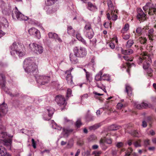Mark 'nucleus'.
Segmentation results:
<instances>
[{
    "mask_svg": "<svg viewBox=\"0 0 156 156\" xmlns=\"http://www.w3.org/2000/svg\"><path fill=\"white\" fill-rule=\"evenodd\" d=\"M34 58L31 57L26 59L23 62V67L25 71L32 76L36 79L37 82L40 85H44L50 80L49 76H35L37 71V65L34 63Z\"/></svg>",
    "mask_w": 156,
    "mask_h": 156,
    "instance_id": "1",
    "label": "nucleus"
},
{
    "mask_svg": "<svg viewBox=\"0 0 156 156\" xmlns=\"http://www.w3.org/2000/svg\"><path fill=\"white\" fill-rule=\"evenodd\" d=\"M137 62L139 65L143 63V68L144 70L145 75L147 76L148 78L153 76V70L149 68L151 62V58L147 53L144 51L142 52L140 56L138 57Z\"/></svg>",
    "mask_w": 156,
    "mask_h": 156,
    "instance_id": "2",
    "label": "nucleus"
},
{
    "mask_svg": "<svg viewBox=\"0 0 156 156\" xmlns=\"http://www.w3.org/2000/svg\"><path fill=\"white\" fill-rule=\"evenodd\" d=\"M4 126L1 125L0 126V140L2 141V144L5 146L7 149L10 150H11L12 140L10 138H8L6 133L3 131Z\"/></svg>",
    "mask_w": 156,
    "mask_h": 156,
    "instance_id": "3",
    "label": "nucleus"
},
{
    "mask_svg": "<svg viewBox=\"0 0 156 156\" xmlns=\"http://www.w3.org/2000/svg\"><path fill=\"white\" fill-rule=\"evenodd\" d=\"M10 52L11 55L14 56L15 54L20 58L25 55V52L23 49L22 46L19 44L14 42L10 47Z\"/></svg>",
    "mask_w": 156,
    "mask_h": 156,
    "instance_id": "4",
    "label": "nucleus"
},
{
    "mask_svg": "<svg viewBox=\"0 0 156 156\" xmlns=\"http://www.w3.org/2000/svg\"><path fill=\"white\" fill-rule=\"evenodd\" d=\"M107 2L108 8V12L107 14V18L109 20L112 19V20L115 21L118 18L116 8L113 6L110 0H107Z\"/></svg>",
    "mask_w": 156,
    "mask_h": 156,
    "instance_id": "5",
    "label": "nucleus"
},
{
    "mask_svg": "<svg viewBox=\"0 0 156 156\" xmlns=\"http://www.w3.org/2000/svg\"><path fill=\"white\" fill-rule=\"evenodd\" d=\"M12 15L13 19L15 20L26 21L29 19L28 17L25 16L20 12L16 7L13 9Z\"/></svg>",
    "mask_w": 156,
    "mask_h": 156,
    "instance_id": "6",
    "label": "nucleus"
},
{
    "mask_svg": "<svg viewBox=\"0 0 156 156\" xmlns=\"http://www.w3.org/2000/svg\"><path fill=\"white\" fill-rule=\"evenodd\" d=\"M27 45H29V49L32 51L37 54H41L43 52V47L40 45L35 43L30 44V41L29 40L27 41Z\"/></svg>",
    "mask_w": 156,
    "mask_h": 156,
    "instance_id": "7",
    "label": "nucleus"
},
{
    "mask_svg": "<svg viewBox=\"0 0 156 156\" xmlns=\"http://www.w3.org/2000/svg\"><path fill=\"white\" fill-rule=\"evenodd\" d=\"M143 9L145 13L148 12L150 15H153L156 13V4H154L151 2H147L143 7Z\"/></svg>",
    "mask_w": 156,
    "mask_h": 156,
    "instance_id": "8",
    "label": "nucleus"
},
{
    "mask_svg": "<svg viewBox=\"0 0 156 156\" xmlns=\"http://www.w3.org/2000/svg\"><path fill=\"white\" fill-rule=\"evenodd\" d=\"M83 31L84 36L89 39H91L94 34V31L91 27V23L90 22L86 23Z\"/></svg>",
    "mask_w": 156,
    "mask_h": 156,
    "instance_id": "9",
    "label": "nucleus"
},
{
    "mask_svg": "<svg viewBox=\"0 0 156 156\" xmlns=\"http://www.w3.org/2000/svg\"><path fill=\"white\" fill-rule=\"evenodd\" d=\"M74 55L78 57L83 58L87 54L86 49L82 47H75L73 48Z\"/></svg>",
    "mask_w": 156,
    "mask_h": 156,
    "instance_id": "10",
    "label": "nucleus"
},
{
    "mask_svg": "<svg viewBox=\"0 0 156 156\" xmlns=\"http://www.w3.org/2000/svg\"><path fill=\"white\" fill-rule=\"evenodd\" d=\"M6 83L5 77L4 75L2 74H0V86L4 90L5 92L7 93L11 97L14 96L16 95H14L12 94L9 91H8L7 89L5 87V84Z\"/></svg>",
    "mask_w": 156,
    "mask_h": 156,
    "instance_id": "11",
    "label": "nucleus"
},
{
    "mask_svg": "<svg viewBox=\"0 0 156 156\" xmlns=\"http://www.w3.org/2000/svg\"><path fill=\"white\" fill-rule=\"evenodd\" d=\"M28 33L30 35L39 39L41 36L40 31L34 27H32L28 30Z\"/></svg>",
    "mask_w": 156,
    "mask_h": 156,
    "instance_id": "12",
    "label": "nucleus"
},
{
    "mask_svg": "<svg viewBox=\"0 0 156 156\" xmlns=\"http://www.w3.org/2000/svg\"><path fill=\"white\" fill-rule=\"evenodd\" d=\"M56 101L59 106H65L66 103L64 97L61 95H58L55 97Z\"/></svg>",
    "mask_w": 156,
    "mask_h": 156,
    "instance_id": "13",
    "label": "nucleus"
},
{
    "mask_svg": "<svg viewBox=\"0 0 156 156\" xmlns=\"http://www.w3.org/2000/svg\"><path fill=\"white\" fill-rule=\"evenodd\" d=\"M54 109L53 108H49L47 109V112L48 113V115L44 114L43 115V117L44 120H49L51 119L54 113Z\"/></svg>",
    "mask_w": 156,
    "mask_h": 156,
    "instance_id": "14",
    "label": "nucleus"
},
{
    "mask_svg": "<svg viewBox=\"0 0 156 156\" xmlns=\"http://www.w3.org/2000/svg\"><path fill=\"white\" fill-rule=\"evenodd\" d=\"M137 18L140 21H143L146 19V14L140 8L137 9Z\"/></svg>",
    "mask_w": 156,
    "mask_h": 156,
    "instance_id": "15",
    "label": "nucleus"
},
{
    "mask_svg": "<svg viewBox=\"0 0 156 156\" xmlns=\"http://www.w3.org/2000/svg\"><path fill=\"white\" fill-rule=\"evenodd\" d=\"M8 23L7 20L2 17L0 21V29H6L8 27Z\"/></svg>",
    "mask_w": 156,
    "mask_h": 156,
    "instance_id": "16",
    "label": "nucleus"
},
{
    "mask_svg": "<svg viewBox=\"0 0 156 156\" xmlns=\"http://www.w3.org/2000/svg\"><path fill=\"white\" fill-rule=\"evenodd\" d=\"M134 106L136 107H150L151 106V104L147 102H143L141 104H138V102L136 101L133 102Z\"/></svg>",
    "mask_w": 156,
    "mask_h": 156,
    "instance_id": "17",
    "label": "nucleus"
},
{
    "mask_svg": "<svg viewBox=\"0 0 156 156\" xmlns=\"http://www.w3.org/2000/svg\"><path fill=\"white\" fill-rule=\"evenodd\" d=\"M73 69V68H71L69 70L66 72V73H68L66 78V80L68 83L70 84H71L73 83L72 76L71 75L70 72Z\"/></svg>",
    "mask_w": 156,
    "mask_h": 156,
    "instance_id": "18",
    "label": "nucleus"
},
{
    "mask_svg": "<svg viewBox=\"0 0 156 156\" xmlns=\"http://www.w3.org/2000/svg\"><path fill=\"white\" fill-rule=\"evenodd\" d=\"M154 32V30L152 29H150L148 31V36L149 40H151V42L156 41V37L153 34Z\"/></svg>",
    "mask_w": 156,
    "mask_h": 156,
    "instance_id": "19",
    "label": "nucleus"
},
{
    "mask_svg": "<svg viewBox=\"0 0 156 156\" xmlns=\"http://www.w3.org/2000/svg\"><path fill=\"white\" fill-rule=\"evenodd\" d=\"M73 130L72 129H63V131L62 133V135L64 137H68L69 134L73 131Z\"/></svg>",
    "mask_w": 156,
    "mask_h": 156,
    "instance_id": "20",
    "label": "nucleus"
},
{
    "mask_svg": "<svg viewBox=\"0 0 156 156\" xmlns=\"http://www.w3.org/2000/svg\"><path fill=\"white\" fill-rule=\"evenodd\" d=\"M135 38L137 42H140L141 44H144L147 41V39L146 37H141L138 38H137V35L136 34H135Z\"/></svg>",
    "mask_w": 156,
    "mask_h": 156,
    "instance_id": "21",
    "label": "nucleus"
},
{
    "mask_svg": "<svg viewBox=\"0 0 156 156\" xmlns=\"http://www.w3.org/2000/svg\"><path fill=\"white\" fill-rule=\"evenodd\" d=\"M125 90L129 96H130L132 95V92L133 90L132 87L129 84H126L125 85Z\"/></svg>",
    "mask_w": 156,
    "mask_h": 156,
    "instance_id": "22",
    "label": "nucleus"
},
{
    "mask_svg": "<svg viewBox=\"0 0 156 156\" xmlns=\"http://www.w3.org/2000/svg\"><path fill=\"white\" fill-rule=\"evenodd\" d=\"M76 38L79 41H81L84 45H87V43L86 41L81 36L80 34L77 33L76 34Z\"/></svg>",
    "mask_w": 156,
    "mask_h": 156,
    "instance_id": "23",
    "label": "nucleus"
},
{
    "mask_svg": "<svg viewBox=\"0 0 156 156\" xmlns=\"http://www.w3.org/2000/svg\"><path fill=\"white\" fill-rule=\"evenodd\" d=\"M7 150L2 146H0V156H5L7 154Z\"/></svg>",
    "mask_w": 156,
    "mask_h": 156,
    "instance_id": "24",
    "label": "nucleus"
},
{
    "mask_svg": "<svg viewBox=\"0 0 156 156\" xmlns=\"http://www.w3.org/2000/svg\"><path fill=\"white\" fill-rule=\"evenodd\" d=\"M93 94H94V98L96 99H98L100 101H102L103 100V98L100 97V96L103 95L104 94H100L98 93L96 91H94Z\"/></svg>",
    "mask_w": 156,
    "mask_h": 156,
    "instance_id": "25",
    "label": "nucleus"
},
{
    "mask_svg": "<svg viewBox=\"0 0 156 156\" xmlns=\"http://www.w3.org/2000/svg\"><path fill=\"white\" fill-rule=\"evenodd\" d=\"M77 57L75 56L74 55H70V59L72 63L75 64L78 62V61Z\"/></svg>",
    "mask_w": 156,
    "mask_h": 156,
    "instance_id": "26",
    "label": "nucleus"
},
{
    "mask_svg": "<svg viewBox=\"0 0 156 156\" xmlns=\"http://www.w3.org/2000/svg\"><path fill=\"white\" fill-rule=\"evenodd\" d=\"M67 33L70 35L74 36L75 35V31L71 26H68L67 27Z\"/></svg>",
    "mask_w": 156,
    "mask_h": 156,
    "instance_id": "27",
    "label": "nucleus"
},
{
    "mask_svg": "<svg viewBox=\"0 0 156 156\" xmlns=\"http://www.w3.org/2000/svg\"><path fill=\"white\" fill-rule=\"evenodd\" d=\"M105 143L103 139H101L100 140V146L102 149L104 150H105L108 148V146L105 145Z\"/></svg>",
    "mask_w": 156,
    "mask_h": 156,
    "instance_id": "28",
    "label": "nucleus"
},
{
    "mask_svg": "<svg viewBox=\"0 0 156 156\" xmlns=\"http://www.w3.org/2000/svg\"><path fill=\"white\" fill-rule=\"evenodd\" d=\"M122 53L125 55H129L133 53V51L131 49H129L127 50H123L121 48Z\"/></svg>",
    "mask_w": 156,
    "mask_h": 156,
    "instance_id": "29",
    "label": "nucleus"
},
{
    "mask_svg": "<svg viewBox=\"0 0 156 156\" xmlns=\"http://www.w3.org/2000/svg\"><path fill=\"white\" fill-rule=\"evenodd\" d=\"M102 125V123H100L90 126L89 127V129L90 130H94L100 127Z\"/></svg>",
    "mask_w": 156,
    "mask_h": 156,
    "instance_id": "30",
    "label": "nucleus"
},
{
    "mask_svg": "<svg viewBox=\"0 0 156 156\" xmlns=\"http://www.w3.org/2000/svg\"><path fill=\"white\" fill-rule=\"evenodd\" d=\"M87 8L89 10L91 11H94L96 9L95 6L90 2H88V3Z\"/></svg>",
    "mask_w": 156,
    "mask_h": 156,
    "instance_id": "31",
    "label": "nucleus"
},
{
    "mask_svg": "<svg viewBox=\"0 0 156 156\" xmlns=\"http://www.w3.org/2000/svg\"><path fill=\"white\" fill-rule=\"evenodd\" d=\"M102 80L110 81L111 80L110 76L108 74H104L102 76Z\"/></svg>",
    "mask_w": 156,
    "mask_h": 156,
    "instance_id": "32",
    "label": "nucleus"
},
{
    "mask_svg": "<svg viewBox=\"0 0 156 156\" xmlns=\"http://www.w3.org/2000/svg\"><path fill=\"white\" fill-rule=\"evenodd\" d=\"M134 43L133 40L132 39L129 40L126 42V46L127 48H130Z\"/></svg>",
    "mask_w": 156,
    "mask_h": 156,
    "instance_id": "33",
    "label": "nucleus"
},
{
    "mask_svg": "<svg viewBox=\"0 0 156 156\" xmlns=\"http://www.w3.org/2000/svg\"><path fill=\"white\" fill-rule=\"evenodd\" d=\"M129 25L128 23L125 24L124 27L122 28L121 30L122 33L124 34L126 32L129 30Z\"/></svg>",
    "mask_w": 156,
    "mask_h": 156,
    "instance_id": "34",
    "label": "nucleus"
},
{
    "mask_svg": "<svg viewBox=\"0 0 156 156\" xmlns=\"http://www.w3.org/2000/svg\"><path fill=\"white\" fill-rule=\"evenodd\" d=\"M58 0H46L45 4L47 5H51L54 4Z\"/></svg>",
    "mask_w": 156,
    "mask_h": 156,
    "instance_id": "35",
    "label": "nucleus"
},
{
    "mask_svg": "<svg viewBox=\"0 0 156 156\" xmlns=\"http://www.w3.org/2000/svg\"><path fill=\"white\" fill-rule=\"evenodd\" d=\"M44 9L46 10L47 13L48 14H50L53 13L54 11L52 10V9L48 6L45 7Z\"/></svg>",
    "mask_w": 156,
    "mask_h": 156,
    "instance_id": "36",
    "label": "nucleus"
},
{
    "mask_svg": "<svg viewBox=\"0 0 156 156\" xmlns=\"http://www.w3.org/2000/svg\"><path fill=\"white\" fill-rule=\"evenodd\" d=\"M101 75V72H100L99 73L95 76V80L98 81L101 80H102Z\"/></svg>",
    "mask_w": 156,
    "mask_h": 156,
    "instance_id": "37",
    "label": "nucleus"
},
{
    "mask_svg": "<svg viewBox=\"0 0 156 156\" xmlns=\"http://www.w3.org/2000/svg\"><path fill=\"white\" fill-rule=\"evenodd\" d=\"M57 35L58 34L56 33L52 32H49L48 34L49 37L52 39H55L57 37Z\"/></svg>",
    "mask_w": 156,
    "mask_h": 156,
    "instance_id": "38",
    "label": "nucleus"
},
{
    "mask_svg": "<svg viewBox=\"0 0 156 156\" xmlns=\"http://www.w3.org/2000/svg\"><path fill=\"white\" fill-rule=\"evenodd\" d=\"M72 90L70 89H68L67 90L66 95V99L67 100L69 98L72 96Z\"/></svg>",
    "mask_w": 156,
    "mask_h": 156,
    "instance_id": "39",
    "label": "nucleus"
},
{
    "mask_svg": "<svg viewBox=\"0 0 156 156\" xmlns=\"http://www.w3.org/2000/svg\"><path fill=\"white\" fill-rule=\"evenodd\" d=\"M132 134L134 136L136 137H140L141 135L140 132L136 130L134 131Z\"/></svg>",
    "mask_w": 156,
    "mask_h": 156,
    "instance_id": "40",
    "label": "nucleus"
},
{
    "mask_svg": "<svg viewBox=\"0 0 156 156\" xmlns=\"http://www.w3.org/2000/svg\"><path fill=\"white\" fill-rule=\"evenodd\" d=\"M75 125L76 126L77 128L80 127L82 125V123L80 119H77V121L75 123Z\"/></svg>",
    "mask_w": 156,
    "mask_h": 156,
    "instance_id": "41",
    "label": "nucleus"
},
{
    "mask_svg": "<svg viewBox=\"0 0 156 156\" xmlns=\"http://www.w3.org/2000/svg\"><path fill=\"white\" fill-rule=\"evenodd\" d=\"M133 151V149L131 147H129L126 151L125 154V156H131V154Z\"/></svg>",
    "mask_w": 156,
    "mask_h": 156,
    "instance_id": "42",
    "label": "nucleus"
},
{
    "mask_svg": "<svg viewBox=\"0 0 156 156\" xmlns=\"http://www.w3.org/2000/svg\"><path fill=\"white\" fill-rule=\"evenodd\" d=\"M133 144L134 146L136 147H140L141 146L140 145V140H138L136 141Z\"/></svg>",
    "mask_w": 156,
    "mask_h": 156,
    "instance_id": "43",
    "label": "nucleus"
},
{
    "mask_svg": "<svg viewBox=\"0 0 156 156\" xmlns=\"http://www.w3.org/2000/svg\"><path fill=\"white\" fill-rule=\"evenodd\" d=\"M97 87L101 89L104 88L105 86L103 84L101 81H98L96 83Z\"/></svg>",
    "mask_w": 156,
    "mask_h": 156,
    "instance_id": "44",
    "label": "nucleus"
},
{
    "mask_svg": "<svg viewBox=\"0 0 156 156\" xmlns=\"http://www.w3.org/2000/svg\"><path fill=\"white\" fill-rule=\"evenodd\" d=\"M119 128L118 126L114 124L110 126V129L112 130H117Z\"/></svg>",
    "mask_w": 156,
    "mask_h": 156,
    "instance_id": "45",
    "label": "nucleus"
},
{
    "mask_svg": "<svg viewBox=\"0 0 156 156\" xmlns=\"http://www.w3.org/2000/svg\"><path fill=\"white\" fill-rule=\"evenodd\" d=\"M94 119V117L91 115H88L86 117V119L87 121L93 120Z\"/></svg>",
    "mask_w": 156,
    "mask_h": 156,
    "instance_id": "46",
    "label": "nucleus"
},
{
    "mask_svg": "<svg viewBox=\"0 0 156 156\" xmlns=\"http://www.w3.org/2000/svg\"><path fill=\"white\" fill-rule=\"evenodd\" d=\"M73 141H69L67 144L66 146L67 148L69 149L73 147Z\"/></svg>",
    "mask_w": 156,
    "mask_h": 156,
    "instance_id": "47",
    "label": "nucleus"
},
{
    "mask_svg": "<svg viewBox=\"0 0 156 156\" xmlns=\"http://www.w3.org/2000/svg\"><path fill=\"white\" fill-rule=\"evenodd\" d=\"M103 139L105 143L107 144H111L112 143V140L111 139H106L105 138H104L103 139Z\"/></svg>",
    "mask_w": 156,
    "mask_h": 156,
    "instance_id": "48",
    "label": "nucleus"
},
{
    "mask_svg": "<svg viewBox=\"0 0 156 156\" xmlns=\"http://www.w3.org/2000/svg\"><path fill=\"white\" fill-rule=\"evenodd\" d=\"M122 37L123 39L126 40L128 39L129 38L130 35L123 34L122 35Z\"/></svg>",
    "mask_w": 156,
    "mask_h": 156,
    "instance_id": "49",
    "label": "nucleus"
},
{
    "mask_svg": "<svg viewBox=\"0 0 156 156\" xmlns=\"http://www.w3.org/2000/svg\"><path fill=\"white\" fill-rule=\"evenodd\" d=\"M101 153V151H94L92 153V154H94L95 156H98Z\"/></svg>",
    "mask_w": 156,
    "mask_h": 156,
    "instance_id": "50",
    "label": "nucleus"
},
{
    "mask_svg": "<svg viewBox=\"0 0 156 156\" xmlns=\"http://www.w3.org/2000/svg\"><path fill=\"white\" fill-rule=\"evenodd\" d=\"M107 108H101L99 109V110H98L96 112V113L97 115H98L101 114V112L102 111V110H105V109H106Z\"/></svg>",
    "mask_w": 156,
    "mask_h": 156,
    "instance_id": "51",
    "label": "nucleus"
},
{
    "mask_svg": "<svg viewBox=\"0 0 156 156\" xmlns=\"http://www.w3.org/2000/svg\"><path fill=\"white\" fill-rule=\"evenodd\" d=\"M123 58L126 60L127 61H132L133 60L132 58H130L129 56H123Z\"/></svg>",
    "mask_w": 156,
    "mask_h": 156,
    "instance_id": "52",
    "label": "nucleus"
},
{
    "mask_svg": "<svg viewBox=\"0 0 156 156\" xmlns=\"http://www.w3.org/2000/svg\"><path fill=\"white\" fill-rule=\"evenodd\" d=\"M123 145V144L122 142H119L116 144V147L119 148L122 147Z\"/></svg>",
    "mask_w": 156,
    "mask_h": 156,
    "instance_id": "53",
    "label": "nucleus"
},
{
    "mask_svg": "<svg viewBox=\"0 0 156 156\" xmlns=\"http://www.w3.org/2000/svg\"><path fill=\"white\" fill-rule=\"evenodd\" d=\"M136 33L138 34H140L142 33V29L141 27H138L136 30Z\"/></svg>",
    "mask_w": 156,
    "mask_h": 156,
    "instance_id": "54",
    "label": "nucleus"
},
{
    "mask_svg": "<svg viewBox=\"0 0 156 156\" xmlns=\"http://www.w3.org/2000/svg\"><path fill=\"white\" fill-rule=\"evenodd\" d=\"M32 142V146L34 148H36V143L35 142L34 140L32 138L31 140Z\"/></svg>",
    "mask_w": 156,
    "mask_h": 156,
    "instance_id": "55",
    "label": "nucleus"
},
{
    "mask_svg": "<svg viewBox=\"0 0 156 156\" xmlns=\"http://www.w3.org/2000/svg\"><path fill=\"white\" fill-rule=\"evenodd\" d=\"M86 78L87 80H89V81H90V74L88 72H86Z\"/></svg>",
    "mask_w": 156,
    "mask_h": 156,
    "instance_id": "56",
    "label": "nucleus"
},
{
    "mask_svg": "<svg viewBox=\"0 0 156 156\" xmlns=\"http://www.w3.org/2000/svg\"><path fill=\"white\" fill-rule=\"evenodd\" d=\"M109 46L112 49L114 48L115 46L114 44L112 42H110L109 43Z\"/></svg>",
    "mask_w": 156,
    "mask_h": 156,
    "instance_id": "57",
    "label": "nucleus"
},
{
    "mask_svg": "<svg viewBox=\"0 0 156 156\" xmlns=\"http://www.w3.org/2000/svg\"><path fill=\"white\" fill-rule=\"evenodd\" d=\"M126 65L128 68L131 67L132 66H135V64L134 63L131 64L129 63H126Z\"/></svg>",
    "mask_w": 156,
    "mask_h": 156,
    "instance_id": "58",
    "label": "nucleus"
},
{
    "mask_svg": "<svg viewBox=\"0 0 156 156\" xmlns=\"http://www.w3.org/2000/svg\"><path fill=\"white\" fill-rule=\"evenodd\" d=\"M150 143V140H146L144 141V144L146 146L149 145Z\"/></svg>",
    "mask_w": 156,
    "mask_h": 156,
    "instance_id": "59",
    "label": "nucleus"
},
{
    "mask_svg": "<svg viewBox=\"0 0 156 156\" xmlns=\"http://www.w3.org/2000/svg\"><path fill=\"white\" fill-rule=\"evenodd\" d=\"M117 151L116 150H113L112 151V154L113 156H116Z\"/></svg>",
    "mask_w": 156,
    "mask_h": 156,
    "instance_id": "60",
    "label": "nucleus"
},
{
    "mask_svg": "<svg viewBox=\"0 0 156 156\" xmlns=\"http://www.w3.org/2000/svg\"><path fill=\"white\" fill-rule=\"evenodd\" d=\"M77 144L80 146H82L83 144V141L81 140H79L77 142Z\"/></svg>",
    "mask_w": 156,
    "mask_h": 156,
    "instance_id": "61",
    "label": "nucleus"
},
{
    "mask_svg": "<svg viewBox=\"0 0 156 156\" xmlns=\"http://www.w3.org/2000/svg\"><path fill=\"white\" fill-rule=\"evenodd\" d=\"M142 126L143 127H146L147 126V123L146 121H143L142 122Z\"/></svg>",
    "mask_w": 156,
    "mask_h": 156,
    "instance_id": "62",
    "label": "nucleus"
},
{
    "mask_svg": "<svg viewBox=\"0 0 156 156\" xmlns=\"http://www.w3.org/2000/svg\"><path fill=\"white\" fill-rule=\"evenodd\" d=\"M110 25V23H109L108 22L107 23L105 22L104 23V27L106 28H108L109 26Z\"/></svg>",
    "mask_w": 156,
    "mask_h": 156,
    "instance_id": "63",
    "label": "nucleus"
},
{
    "mask_svg": "<svg viewBox=\"0 0 156 156\" xmlns=\"http://www.w3.org/2000/svg\"><path fill=\"white\" fill-rule=\"evenodd\" d=\"M146 120L148 122H150L152 121V119L151 117L149 116L147 117L146 118Z\"/></svg>",
    "mask_w": 156,
    "mask_h": 156,
    "instance_id": "64",
    "label": "nucleus"
}]
</instances>
